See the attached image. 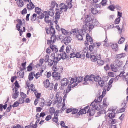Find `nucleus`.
Segmentation results:
<instances>
[{"instance_id":"25","label":"nucleus","mask_w":128,"mask_h":128,"mask_svg":"<svg viewBox=\"0 0 128 128\" xmlns=\"http://www.w3.org/2000/svg\"><path fill=\"white\" fill-rule=\"evenodd\" d=\"M101 79L102 78L100 76H94V81L98 83V82L101 81Z\"/></svg>"},{"instance_id":"23","label":"nucleus","mask_w":128,"mask_h":128,"mask_svg":"<svg viewBox=\"0 0 128 128\" xmlns=\"http://www.w3.org/2000/svg\"><path fill=\"white\" fill-rule=\"evenodd\" d=\"M97 64L98 66H102L104 64V61L102 60L98 59L97 60Z\"/></svg>"},{"instance_id":"8","label":"nucleus","mask_w":128,"mask_h":128,"mask_svg":"<svg viewBox=\"0 0 128 128\" xmlns=\"http://www.w3.org/2000/svg\"><path fill=\"white\" fill-rule=\"evenodd\" d=\"M68 82L69 81L66 78H64L61 80L60 83L62 86H65V84H66L65 86H66L67 85V84H68Z\"/></svg>"},{"instance_id":"63","label":"nucleus","mask_w":128,"mask_h":128,"mask_svg":"<svg viewBox=\"0 0 128 128\" xmlns=\"http://www.w3.org/2000/svg\"><path fill=\"white\" fill-rule=\"evenodd\" d=\"M16 21L18 22L19 25L22 26V22L21 20L19 19H17Z\"/></svg>"},{"instance_id":"6","label":"nucleus","mask_w":128,"mask_h":128,"mask_svg":"<svg viewBox=\"0 0 128 128\" xmlns=\"http://www.w3.org/2000/svg\"><path fill=\"white\" fill-rule=\"evenodd\" d=\"M126 56L125 54L124 53H122L119 54H116L115 56V58L117 60H118L119 59L124 58Z\"/></svg>"},{"instance_id":"20","label":"nucleus","mask_w":128,"mask_h":128,"mask_svg":"<svg viewBox=\"0 0 128 128\" xmlns=\"http://www.w3.org/2000/svg\"><path fill=\"white\" fill-rule=\"evenodd\" d=\"M91 13L93 14H96L98 12L97 8H94L91 9Z\"/></svg>"},{"instance_id":"34","label":"nucleus","mask_w":128,"mask_h":128,"mask_svg":"<svg viewBox=\"0 0 128 128\" xmlns=\"http://www.w3.org/2000/svg\"><path fill=\"white\" fill-rule=\"evenodd\" d=\"M110 66L111 68L112 71L114 72H116L117 70V68L116 67L114 66V64H111L110 65Z\"/></svg>"},{"instance_id":"19","label":"nucleus","mask_w":128,"mask_h":128,"mask_svg":"<svg viewBox=\"0 0 128 128\" xmlns=\"http://www.w3.org/2000/svg\"><path fill=\"white\" fill-rule=\"evenodd\" d=\"M115 114L114 112L109 113L108 114V116L110 119H112L115 117Z\"/></svg>"},{"instance_id":"9","label":"nucleus","mask_w":128,"mask_h":128,"mask_svg":"<svg viewBox=\"0 0 128 128\" xmlns=\"http://www.w3.org/2000/svg\"><path fill=\"white\" fill-rule=\"evenodd\" d=\"M86 38L87 42L89 41L90 42V44H92L93 43V40L92 38L88 34H86Z\"/></svg>"},{"instance_id":"42","label":"nucleus","mask_w":128,"mask_h":128,"mask_svg":"<svg viewBox=\"0 0 128 128\" xmlns=\"http://www.w3.org/2000/svg\"><path fill=\"white\" fill-rule=\"evenodd\" d=\"M19 94V92H15L14 95L12 96V98L14 99H16L18 97Z\"/></svg>"},{"instance_id":"43","label":"nucleus","mask_w":128,"mask_h":128,"mask_svg":"<svg viewBox=\"0 0 128 128\" xmlns=\"http://www.w3.org/2000/svg\"><path fill=\"white\" fill-rule=\"evenodd\" d=\"M58 61H55L54 60V64L52 66L53 69H57L56 65L58 63Z\"/></svg>"},{"instance_id":"18","label":"nucleus","mask_w":128,"mask_h":128,"mask_svg":"<svg viewBox=\"0 0 128 128\" xmlns=\"http://www.w3.org/2000/svg\"><path fill=\"white\" fill-rule=\"evenodd\" d=\"M104 97V96L102 95H101L99 97H96V102H100L102 99V98Z\"/></svg>"},{"instance_id":"51","label":"nucleus","mask_w":128,"mask_h":128,"mask_svg":"<svg viewBox=\"0 0 128 128\" xmlns=\"http://www.w3.org/2000/svg\"><path fill=\"white\" fill-rule=\"evenodd\" d=\"M19 103L18 102H14L13 104L12 105V106L13 108L17 107L19 106Z\"/></svg>"},{"instance_id":"58","label":"nucleus","mask_w":128,"mask_h":128,"mask_svg":"<svg viewBox=\"0 0 128 128\" xmlns=\"http://www.w3.org/2000/svg\"><path fill=\"white\" fill-rule=\"evenodd\" d=\"M106 113V111L104 110H102L98 112H97V114L98 115H100L101 114H104Z\"/></svg>"},{"instance_id":"5","label":"nucleus","mask_w":128,"mask_h":128,"mask_svg":"<svg viewBox=\"0 0 128 128\" xmlns=\"http://www.w3.org/2000/svg\"><path fill=\"white\" fill-rule=\"evenodd\" d=\"M49 10H50L51 12H50V11H48V12L46 11H44V12H43L44 13H45V14H47L49 16H52L54 13V9L52 8H50L49 9Z\"/></svg>"},{"instance_id":"30","label":"nucleus","mask_w":128,"mask_h":128,"mask_svg":"<svg viewBox=\"0 0 128 128\" xmlns=\"http://www.w3.org/2000/svg\"><path fill=\"white\" fill-rule=\"evenodd\" d=\"M90 75H86L84 78V82H87L89 81L90 82V80H91L90 79Z\"/></svg>"},{"instance_id":"13","label":"nucleus","mask_w":128,"mask_h":128,"mask_svg":"<svg viewBox=\"0 0 128 128\" xmlns=\"http://www.w3.org/2000/svg\"><path fill=\"white\" fill-rule=\"evenodd\" d=\"M16 3L18 6L21 8L24 5V2L22 0H18L16 2Z\"/></svg>"},{"instance_id":"47","label":"nucleus","mask_w":128,"mask_h":128,"mask_svg":"<svg viewBox=\"0 0 128 128\" xmlns=\"http://www.w3.org/2000/svg\"><path fill=\"white\" fill-rule=\"evenodd\" d=\"M20 94L21 96L23 99H24L26 97V94L23 92H20Z\"/></svg>"},{"instance_id":"21","label":"nucleus","mask_w":128,"mask_h":128,"mask_svg":"<svg viewBox=\"0 0 128 128\" xmlns=\"http://www.w3.org/2000/svg\"><path fill=\"white\" fill-rule=\"evenodd\" d=\"M90 58L91 59V61L92 62H95L97 60V58L96 56L94 55H90Z\"/></svg>"},{"instance_id":"40","label":"nucleus","mask_w":128,"mask_h":128,"mask_svg":"<svg viewBox=\"0 0 128 128\" xmlns=\"http://www.w3.org/2000/svg\"><path fill=\"white\" fill-rule=\"evenodd\" d=\"M96 99L94 100V101L92 102L91 104H90V106H92L93 108H94L95 107H96V105L95 104H96L98 103L96 102Z\"/></svg>"},{"instance_id":"36","label":"nucleus","mask_w":128,"mask_h":128,"mask_svg":"<svg viewBox=\"0 0 128 128\" xmlns=\"http://www.w3.org/2000/svg\"><path fill=\"white\" fill-rule=\"evenodd\" d=\"M66 54L65 52H64L62 54V56H61V58L63 60H65L67 58L66 57Z\"/></svg>"},{"instance_id":"11","label":"nucleus","mask_w":128,"mask_h":128,"mask_svg":"<svg viewBox=\"0 0 128 128\" xmlns=\"http://www.w3.org/2000/svg\"><path fill=\"white\" fill-rule=\"evenodd\" d=\"M86 22L85 23H87V24H89L90 23L92 19L91 18V17L88 15H87L86 16V17L85 19Z\"/></svg>"},{"instance_id":"60","label":"nucleus","mask_w":128,"mask_h":128,"mask_svg":"<svg viewBox=\"0 0 128 128\" xmlns=\"http://www.w3.org/2000/svg\"><path fill=\"white\" fill-rule=\"evenodd\" d=\"M107 98H104L103 100V104L104 106H107V104H106V100Z\"/></svg>"},{"instance_id":"31","label":"nucleus","mask_w":128,"mask_h":128,"mask_svg":"<svg viewBox=\"0 0 128 128\" xmlns=\"http://www.w3.org/2000/svg\"><path fill=\"white\" fill-rule=\"evenodd\" d=\"M90 82L92 84L94 83V75L91 74L90 75Z\"/></svg>"},{"instance_id":"41","label":"nucleus","mask_w":128,"mask_h":128,"mask_svg":"<svg viewBox=\"0 0 128 128\" xmlns=\"http://www.w3.org/2000/svg\"><path fill=\"white\" fill-rule=\"evenodd\" d=\"M125 40V38H124L122 37L120 38L118 42L119 44H122L123 43Z\"/></svg>"},{"instance_id":"27","label":"nucleus","mask_w":128,"mask_h":128,"mask_svg":"<svg viewBox=\"0 0 128 128\" xmlns=\"http://www.w3.org/2000/svg\"><path fill=\"white\" fill-rule=\"evenodd\" d=\"M33 78V73L32 72L29 74L28 79L29 80L31 81L32 80Z\"/></svg>"},{"instance_id":"17","label":"nucleus","mask_w":128,"mask_h":128,"mask_svg":"<svg viewBox=\"0 0 128 128\" xmlns=\"http://www.w3.org/2000/svg\"><path fill=\"white\" fill-rule=\"evenodd\" d=\"M32 64V62L30 63L26 67L27 71L30 72L33 69Z\"/></svg>"},{"instance_id":"24","label":"nucleus","mask_w":128,"mask_h":128,"mask_svg":"<svg viewBox=\"0 0 128 128\" xmlns=\"http://www.w3.org/2000/svg\"><path fill=\"white\" fill-rule=\"evenodd\" d=\"M91 24L94 26H97L98 24V22L96 19L92 20Z\"/></svg>"},{"instance_id":"59","label":"nucleus","mask_w":128,"mask_h":128,"mask_svg":"<svg viewBox=\"0 0 128 128\" xmlns=\"http://www.w3.org/2000/svg\"><path fill=\"white\" fill-rule=\"evenodd\" d=\"M115 8H116L117 10L118 11L120 10L121 9V7L118 4H116L115 6Z\"/></svg>"},{"instance_id":"29","label":"nucleus","mask_w":128,"mask_h":128,"mask_svg":"<svg viewBox=\"0 0 128 128\" xmlns=\"http://www.w3.org/2000/svg\"><path fill=\"white\" fill-rule=\"evenodd\" d=\"M71 38L69 36H67L65 37L64 39V40L66 41V42L68 43L71 41Z\"/></svg>"},{"instance_id":"32","label":"nucleus","mask_w":128,"mask_h":128,"mask_svg":"<svg viewBox=\"0 0 128 128\" xmlns=\"http://www.w3.org/2000/svg\"><path fill=\"white\" fill-rule=\"evenodd\" d=\"M108 8L112 11H114L115 9V6L113 4H111L108 7Z\"/></svg>"},{"instance_id":"35","label":"nucleus","mask_w":128,"mask_h":128,"mask_svg":"<svg viewBox=\"0 0 128 128\" xmlns=\"http://www.w3.org/2000/svg\"><path fill=\"white\" fill-rule=\"evenodd\" d=\"M36 14L34 13L32 15L31 18V20L32 21H35L36 19Z\"/></svg>"},{"instance_id":"38","label":"nucleus","mask_w":128,"mask_h":128,"mask_svg":"<svg viewBox=\"0 0 128 128\" xmlns=\"http://www.w3.org/2000/svg\"><path fill=\"white\" fill-rule=\"evenodd\" d=\"M76 37L78 38L79 40H83V38L82 35L79 33L78 35H76Z\"/></svg>"},{"instance_id":"16","label":"nucleus","mask_w":128,"mask_h":128,"mask_svg":"<svg viewBox=\"0 0 128 128\" xmlns=\"http://www.w3.org/2000/svg\"><path fill=\"white\" fill-rule=\"evenodd\" d=\"M116 66L118 68H120L122 64V61L117 60L116 61Z\"/></svg>"},{"instance_id":"55","label":"nucleus","mask_w":128,"mask_h":128,"mask_svg":"<svg viewBox=\"0 0 128 128\" xmlns=\"http://www.w3.org/2000/svg\"><path fill=\"white\" fill-rule=\"evenodd\" d=\"M118 18H116L114 21V23L115 24H118L120 22V19H118Z\"/></svg>"},{"instance_id":"22","label":"nucleus","mask_w":128,"mask_h":128,"mask_svg":"<svg viewBox=\"0 0 128 128\" xmlns=\"http://www.w3.org/2000/svg\"><path fill=\"white\" fill-rule=\"evenodd\" d=\"M88 31L89 32H90L92 30L94 27V25L91 24V22L89 24H88Z\"/></svg>"},{"instance_id":"53","label":"nucleus","mask_w":128,"mask_h":128,"mask_svg":"<svg viewBox=\"0 0 128 128\" xmlns=\"http://www.w3.org/2000/svg\"><path fill=\"white\" fill-rule=\"evenodd\" d=\"M56 2L55 1H52L51 6H50V7L52 8L53 9L54 8L55 6Z\"/></svg>"},{"instance_id":"37","label":"nucleus","mask_w":128,"mask_h":128,"mask_svg":"<svg viewBox=\"0 0 128 128\" xmlns=\"http://www.w3.org/2000/svg\"><path fill=\"white\" fill-rule=\"evenodd\" d=\"M61 13H60L59 12L56 11L55 14V18L58 19L59 20L60 18V14Z\"/></svg>"},{"instance_id":"48","label":"nucleus","mask_w":128,"mask_h":128,"mask_svg":"<svg viewBox=\"0 0 128 128\" xmlns=\"http://www.w3.org/2000/svg\"><path fill=\"white\" fill-rule=\"evenodd\" d=\"M118 47V44L116 43L115 44H113L111 46V47L113 49H116Z\"/></svg>"},{"instance_id":"49","label":"nucleus","mask_w":128,"mask_h":128,"mask_svg":"<svg viewBox=\"0 0 128 128\" xmlns=\"http://www.w3.org/2000/svg\"><path fill=\"white\" fill-rule=\"evenodd\" d=\"M27 13V10L26 8H24L21 11V14L22 15L24 14Z\"/></svg>"},{"instance_id":"44","label":"nucleus","mask_w":128,"mask_h":128,"mask_svg":"<svg viewBox=\"0 0 128 128\" xmlns=\"http://www.w3.org/2000/svg\"><path fill=\"white\" fill-rule=\"evenodd\" d=\"M44 12L43 13L42 12L41 13V14L40 15H39V16H38L37 18L38 19H42L44 18Z\"/></svg>"},{"instance_id":"10","label":"nucleus","mask_w":128,"mask_h":128,"mask_svg":"<svg viewBox=\"0 0 128 128\" xmlns=\"http://www.w3.org/2000/svg\"><path fill=\"white\" fill-rule=\"evenodd\" d=\"M56 47V46L55 45H52L51 44L50 46V47L52 51L55 53L58 51V49Z\"/></svg>"},{"instance_id":"28","label":"nucleus","mask_w":128,"mask_h":128,"mask_svg":"<svg viewBox=\"0 0 128 128\" xmlns=\"http://www.w3.org/2000/svg\"><path fill=\"white\" fill-rule=\"evenodd\" d=\"M24 71H23L22 72L19 71V72H17V74L18 75H18H19V78H23L24 77Z\"/></svg>"},{"instance_id":"14","label":"nucleus","mask_w":128,"mask_h":128,"mask_svg":"<svg viewBox=\"0 0 128 128\" xmlns=\"http://www.w3.org/2000/svg\"><path fill=\"white\" fill-rule=\"evenodd\" d=\"M43 83L44 84V86L45 88H47L49 86V84L50 83L49 80L48 79H46L43 82Z\"/></svg>"},{"instance_id":"46","label":"nucleus","mask_w":128,"mask_h":128,"mask_svg":"<svg viewBox=\"0 0 128 128\" xmlns=\"http://www.w3.org/2000/svg\"><path fill=\"white\" fill-rule=\"evenodd\" d=\"M78 111V110L76 108H72V114H73L77 113Z\"/></svg>"},{"instance_id":"2","label":"nucleus","mask_w":128,"mask_h":128,"mask_svg":"<svg viewBox=\"0 0 128 128\" xmlns=\"http://www.w3.org/2000/svg\"><path fill=\"white\" fill-rule=\"evenodd\" d=\"M49 27V28H45L46 33L48 34H49L50 33H51V34H52V36H53L56 33L55 29L53 27V26H51Z\"/></svg>"},{"instance_id":"12","label":"nucleus","mask_w":128,"mask_h":128,"mask_svg":"<svg viewBox=\"0 0 128 128\" xmlns=\"http://www.w3.org/2000/svg\"><path fill=\"white\" fill-rule=\"evenodd\" d=\"M87 112V113H89V116H93L94 115V113H95V111L94 110L92 109L90 110L88 109V110Z\"/></svg>"},{"instance_id":"26","label":"nucleus","mask_w":128,"mask_h":128,"mask_svg":"<svg viewBox=\"0 0 128 128\" xmlns=\"http://www.w3.org/2000/svg\"><path fill=\"white\" fill-rule=\"evenodd\" d=\"M98 84L101 87H102L104 85L105 86H108L107 84V83L106 85H105L104 84L105 83H104V81L102 80L98 82Z\"/></svg>"},{"instance_id":"61","label":"nucleus","mask_w":128,"mask_h":128,"mask_svg":"<svg viewBox=\"0 0 128 128\" xmlns=\"http://www.w3.org/2000/svg\"><path fill=\"white\" fill-rule=\"evenodd\" d=\"M22 98H20L19 99V104H22L24 102V99H22Z\"/></svg>"},{"instance_id":"4","label":"nucleus","mask_w":128,"mask_h":128,"mask_svg":"<svg viewBox=\"0 0 128 128\" xmlns=\"http://www.w3.org/2000/svg\"><path fill=\"white\" fill-rule=\"evenodd\" d=\"M84 22V25H83V26L81 30L82 33L83 34H84L86 33V31L88 30V24L87 23H85Z\"/></svg>"},{"instance_id":"1","label":"nucleus","mask_w":128,"mask_h":128,"mask_svg":"<svg viewBox=\"0 0 128 128\" xmlns=\"http://www.w3.org/2000/svg\"><path fill=\"white\" fill-rule=\"evenodd\" d=\"M83 77L82 76H80L78 77V78L77 76H75L74 78H72L70 81V85L73 83H76V82H78V83H80L83 80Z\"/></svg>"},{"instance_id":"39","label":"nucleus","mask_w":128,"mask_h":128,"mask_svg":"<svg viewBox=\"0 0 128 128\" xmlns=\"http://www.w3.org/2000/svg\"><path fill=\"white\" fill-rule=\"evenodd\" d=\"M61 31H62V33L65 35H67L69 33V32H68L67 30L64 28H62Z\"/></svg>"},{"instance_id":"45","label":"nucleus","mask_w":128,"mask_h":128,"mask_svg":"<svg viewBox=\"0 0 128 128\" xmlns=\"http://www.w3.org/2000/svg\"><path fill=\"white\" fill-rule=\"evenodd\" d=\"M107 0H102L100 4L102 6H105L107 3Z\"/></svg>"},{"instance_id":"54","label":"nucleus","mask_w":128,"mask_h":128,"mask_svg":"<svg viewBox=\"0 0 128 128\" xmlns=\"http://www.w3.org/2000/svg\"><path fill=\"white\" fill-rule=\"evenodd\" d=\"M55 112V110L54 109V108L53 107H51L50 108V113H52L54 114Z\"/></svg>"},{"instance_id":"33","label":"nucleus","mask_w":128,"mask_h":128,"mask_svg":"<svg viewBox=\"0 0 128 128\" xmlns=\"http://www.w3.org/2000/svg\"><path fill=\"white\" fill-rule=\"evenodd\" d=\"M35 12L39 15L41 12V9L38 7H36L35 8Z\"/></svg>"},{"instance_id":"50","label":"nucleus","mask_w":128,"mask_h":128,"mask_svg":"<svg viewBox=\"0 0 128 128\" xmlns=\"http://www.w3.org/2000/svg\"><path fill=\"white\" fill-rule=\"evenodd\" d=\"M14 87H17V88H19L20 87V86L17 80H16L15 82L14 83Z\"/></svg>"},{"instance_id":"3","label":"nucleus","mask_w":128,"mask_h":128,"mask_svg":"<svg viewBox=\"0 0 128 128\" xmlns=\"http://www.w3.org/2000/svg\"><path fill=\"white\" fill-rule=\"evenodd\" d=\"M54 71L52 73V75L53 78H56L55 80H59L60 78V74L58 72H56V71H58V69H53Z\"/></svg>"},{"instance_id":"15","label":"nucleus","mask_w":128,"mask_h":128,"mask_svg":"<svg viewBox=\"0 0 128 128\" xmlns=\"http://www.w3.org/2000/svg\"><path fill=\"white\" fill-rule=\"evenodd\" d=\"M93 45H90L89 46V50L90 52H91L94 49V47H96V42L94 43L93 44Z\"/></svg>"},{"instance_id":"62","label":"nucleus","mask_w":128,"mask_h":128,"mask_svg":"<svg viewBox=\"0 0 128 128\" xmlns=\"http://www.w3.org/2000/svg\"><path fill=\"white\" fill-rule=\"evenodd\" d=\"M52 121L55 122L57 123L58 122V117L54 116L52 119Z\"/></svg>"},{"instance_id":"7","label":"nucleus","mask_w":128,"mask_h":128,"mask_svg":"<svg viewBox=\"0 0 128 128\" xmlns=\"http://www.w3.org/2000/svg\"><path fill=\"white\" fill-rule=\"evenodd\" d=\"M86 110L84 108L81 109L80 110L79 112L77 113V114L76 116V118H78L80 114H86Z\"/></svg>"},{"instance_id":"56","label":"nucleus","mask_w":128,"mask_h":128,"mask_svg":"<svg viewBox=\"0 0 128 128\" xmlns=\"http://www.w3.org/2000/svg\"><path fill=\"white\" fill-rule=\"evenodd\" d=\"M26 62H24L22 63L21 64V66L22 67V69L23 70H25L26 68Z\"/></svg>"},{"instance_id":"57","label":"nucleus","mask_w":128,"mask_h":128,"mask_svg":"<svg viewBox=\"0 0 128 128\" xmlns=\"http://www.w3.org/2000/svg\"><path fill=\"white\" fill-rule=\"evenodd\" d=\"M32 5L30 4H28L27 5V8L29 10H31L33 8H31L32 7Z\"/></svg>"},{"instance_id":"64","label":"nucleus","mask_w":128,"mask_h":128,"mask_svg":"<svg viewBox=\"0 0 128 128\" xmlns=\"http://www.w3.org/2000/svg\"><path fill=\"white\" fill-rule=\"evenodd\" d=\"M104 68L105 70L107 71L110 69V68L108 64H107L106 66H104Z\"/></svg>"},{"instance_id":"52","label":"nucleus","mask_w":128,"mask_h":128,"mask_svg":"<svg viewBox=\"0 0 128 128\" xmlns=\"http://www.w3.org/2000/svg\"><path fill=\"white\" fill-rule=\"evenodd\" d=\"M108 75L109 76L114 77V73L109 72H108Z\"/></svg>"}]
</instances>
